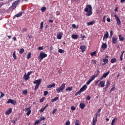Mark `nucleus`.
Listing matches in <instances>:
<instances>
[{"label":"nucleus","instance_id":"1","mask_svg":"<svg viewBox=\"0 0 125 125\" xmlns=\"http://www.w3.org/2000/svg\"><path fill=\"white\" fill-rule=\"evenodd\" d=\"M84 10L85 12H87L86 14L87 16H90L92 14V7L91 5H87Z\"/></svg>","mask_w":125,"mask_h":125},{"label":"nucleus","instance_id":"2","mask_svg":"<svg viewBox=\"0 0 125 125\" xmlns=\"http://www.w3.org/2000/svg\"><path fill=\"white\" fill-rule=\"evenodd\" d=\"M100 112H101V109H99L97 112V113L95 114V118H93L92 123V125H96V123H97V117L98 116H100Z\"/></svg>","mask_w":125,"mask_h":125},{"label":"nucleus","instance_id":"3","mask_svg":"<svg viewBox=\"0 0 125 125\" xmlns=\"http://www.w3.org/2000/svg\"><path fill=\"white\" fill-rule=\"evenodd\" d=\"M66 86V84L63 83L60 87L56 89V91L57 93H60V92H63L64 89H65V87Z\"/></svg>","mask_w":125,"mask_h":125},{"label":"nucleus","instance_id":"4","mask_svg":"<svg viewBox=\"0 0 125 125\" xmlns=\"http://www.w3.org/2000/svg\"><path fill=\"white\" fill-rule=\"evenodd\" d=\"M41 83H42V79H38L33 82V83H34L35 84H36L34 88L35 90H38V88H39V87L40 86V84H41Z\"/></svg>","mask_w":125,"mask_h":125},{"label":"nucleus","instance_id":"5","mask_svg":"<svg viewBox=\"0 0 125 125\" xmlns=\"http://www.w3.org/2000/svg\"><path fill=\"white\" fill-rule=\"evenodd\" d=\"M45 57H47V54L43 52H41L38 57L39 60H40V62H42V60L44 58H45Z\"/></svg>","mask_w":125,"mask_h":125},{"label":"nucleus","instance_id":"6","mask_svg":"<svg viewBox=\"0 0 125 125\" xmlns=\"http://www.w3.org/2000/svg\"><path fill=\"white\" fill-rule=\"evenodd\" d=\"M97 76H98V75H94L92 76L90 78L88 81L86 82V84L88 85V84H89L90 83H91V82H92V81H93V80H94V79H95V78L97 77Z\"/></svg>","mask_w":125,"mask_h":125},{"label":"nucleus","instance_id":"7","mask_svg":"<svg viewBox=\"0 0 125 125\" xmlns=\"http://www.w3.org/2000/svg\"><path fill=\"white\" fill-rule=\"evenodd\" d=\"M19 3H20V0H17L13 2L12 5V9H15V8H16V6H17Z\"/></svg>","mask_w":125,"mask_h":125},{"label":"nucleus","instance_id":"8","mask_svg":"<svg viewBox=\"0 0 125 125\" xmlns=\"http://www.w3.org/2000/svg\"><path fill=\"white\" fill-rule=\"evenodd\" d=\"M7 103L8 104L11 103V104H13V105H16V104H17V102H16V101L12 99H9L7 102Z\"/></svg>","mask_w":125,"mask_h":125},{"label":"nucleus","instance_id":"9","mask_svg":"<svg viewBox=\"0 0 125 125\" xmlns=\"http://www.w3.org/2000/svg\"><path fill=\"white\" fill-rule=\"evenodd\" d=\"M110 74V71H108L106 73H105L100 78V81H102L104 78H106L107 76Z\"/></svg>","mask_w":125,"mask_h":125},{"label":"nucleus","instance_id":"10","mask_svg":"<svg viewBox=\"0 0 125 125\" xmlns=\"http://www.w3.org/2000/svg\"><path fill=\"white\" fill-rule=\"evenodd\" d=\"M86 88H87V85H86V84H84L80 90L81 92H83V91L86 90Z\"/></svg>","mask_w":125,"mask_h":125},{"label":"nucleus","instance_id":"11","mask_svg":"<svg viewBox=\"0 0 125 125\" xmlns=\"http://www.w3.org/2000/svg\"><path fill=\"white\" fill-rule=\"evenodd\" d=\"M111 84V82L109 80H107L106 82V84L105 85V87L104 88V90L106 91V90L107 89L108 87H109V86Z\"/></svg>","mask_w":125,"mask_h":125},{"label":"nucleus","instance_id":"12","mask_svg":"<svg viewBox=\"0 0 125 125\" xmlns=\"http://www.w3.org/2000/svg\"><path fill=\"white\" fill-rule=\"evenodd\" d=\"M117 41H118V37H112V43L116 44V43H117Z\"/></svg>","mask_w":125,"mask_h":125},{"label":"nucleus","instance_id":"13","mask_svg":"<svg viewBox=\"0 0 125 125\" xmlns=\"http://www.w3.org/2000/svg\"><path fill=\"white\" fill-rule=\"evenodd\" d=\"M106 58H109V56L106 55L105 58L103 60V61L104 63V65H105V64H107V63H108V59H106Z\"/></svg>","mask_w":125,"mask_h":125},{"label":"nucleus","instance_id":"14","mask_svg":"<svg viewBox=\"0 0 125 125\" xmlns=\"http://www.w3.org/2000/svg\"><path fill=\"white\" fill-rule=\"evenodd\" d=\"M115 18L116 19L117 25H119L120 26V25H121V23H122V22H121V20H120L119 16H115Z\"/></svg>","mask_w":125,"mask_h":125},{"label":"nucleus","instance_id":"15","mask_svg":"<svg viewBox=\"0 0 125 125\" xmlns=\"http://www.w3.org/2000/svg\"><path fill=\"white\" fill-rule=\"evenodd\" d=\"M99 86H101V87H104V86H105V82L101 81L99 84Z\"/></svg>","mask_w":125,"mask_h":125},{"label":"nucleus","instance_id":"16","mask_svg":"<svg viewBox=\"0 0 125 125\" xmlns=\"http://www.w3.org/2000/svg\"><path fill=\"white\" fill-rule=\"evenodd\" d=\"M12 113V108H9L6 111H5L6 115H10V113Z\"/></svg>","mask_w":125,"mask_h":125},{"label":"nucleus","instance_id":"17","mask_svg":"<svg viewBox=\"0 0 125 125\" xmlns=\"http://www.w3.org/2000/svg\"><path fill=\"white\" fill-rule=\"evenodd\" d=\"M108 38H109V33H108V31H106L103 37V40H105V39H108Z\"/></svg>","mask_w":125,"mask_h":125},{"label":"nucleus","instance_id":"18","mask_svg":"<svg viewBox=\"0 0 125 125\" xmlns=\"http://www.w3.org/2000/svg\"><path fill=\"white\" fill-rule=\"evenodd\" d=\"M95 23V21H92L90 22H87V26H90V25H93V24Z\"/></svg>","mask_w":125,"mask_h":125},{"label":"nucleus","instance_id":"19","mask_svg":"<svg viewBox=\"0 0 125 125\" xmlns=\"http://www.w3.org/2000/svg\"><path fill=\"white\" fill-rule=\"evenodd\" d=\"M57 38L58 40H61V39H62V33L60 32L59 34L57 35Z\"/></svg>","mask_w":125,"mask_h":125},{"label":"nucleus","instance_id":"20","mask_svg":"<svg viewBox=\"0 0 125 125\" xmlns=\"http://www.w3.org/2000/svg\"><path fill=\"white\" fill-rule=\"evenodd\" d=\"M71 37L73 39V40H77L78 38H79V35L77 34H73L72 35Z\"/></svg>","mask_w":125,"mask_h":125},{"label":"nucleus","instance_id":"21","mask_svg":"<svg viewBox=\"0 0 125 125\" xmlns=\"http://www.w3.org/2000/svg\"><path fill=\"white\" fill-rule=\"evenodd\" d=\"M101 48H103V49H106V48H107V44H106V43H103Z\"/></svg>","mask_w":125,"mask_h":125},{"label":"nucleus","instance_id":"22","mask_svg":"<svg viewBox=\"0 0 125 125\" xmlns=\"http://www.w3.org/2000/svg\"><path fill=\"white\" fill-rule=\"evenodd\" d=\"M55 86V83L49 84L47 86L48 88H51V87H54Z\"/></svg>","mask_w":125,"mask_h":125},{"label":"nucleus","instance_id":"23","mask_svg":"<svg viewBox=\"0 0 125 125\" xmlns=\"http://www.w3.org/2000/svg\"><path fill=\"white\" fill-rule=\"evenodd\" d=\"M13 57L14 58V60H16L17 59V57H16V51H14L13 53Z\"/></svg>","mask_w":125,"mask_h":125},{"label":"nucleus","instance_id":"24","mask_svg":"<svg viewBox=\"0 0 125 125\" xmlns=\"http://www.w3.org/2000/svg\"><path fill=\"white\" fill-rule=\"evenodd\" d=\"M118 120V118L115 117L112 121L111 122V125H114V124H115V122Z\"/></svg>","mask_w":125,"mask_h":125},{"label":"nucleus","instance_id":"25","mask_svg":"<svg viewBox=\"0 0 125 125\" xmlns=\"http://www.w3.org/2000/svg\"><path fill=\"white\" fill-rule=\"evenodd\" d=\"M58 99H59V98H58V97H56L55 98L51 100V102L53 103L55 102V101H57Z\"/></svg>","mask_w":125,"mask_h":125},{"label":"nucleus","instance_id":"26","mask_svg":"<svg viewBox=\"0 0 125 125\" xmlns=\"http://www.w3.org/2000/svg\"><path fill=\"white\" fill-rule=\"evenodd\" d=\"M80 49L82 50V52L85 51V46H80Z\"/></svg>","mask_w":125,"mask_h":125},{"label":"nucleus","instance_id":"27","mask_svg":"<svg viewBox=\"0 0 125 125\" xmlns=\"http://www.w3.org/2000/svg\"><path fill=\"white\" fill-rule=\"evenodd\" d=\"M80 107L81 109H84V107H85V105L83 103H81L80 104Z\"/></svg>","mask_w":125,"mask_h":125},{"label":"nucleus","instance_id":"28","mask_svg":"<svg viewBox=\"0 0 125 125\" xmlns=\"http://www.w3.org/2000/svg\"><path fill=\"white\" fill-rule=\"evenodd\" d=\"M41 122H42V120H38L37 121H36L34 125H39V124L41 123Z\"/></svg>","mask_w":125,"mask_h":125},{"label":"nucleus","instance_id":"29","mask_svg":"<svg viewBox=\"0 0 125 125\" xmlns=\"http://www.w3.org/2000/svg\"><path fill=\"white\" fill-rule=\"evenodd\" d=\"M23 78L25 81H28V80H29V79H30V77H29L27 75H25L23 76Z\"/></svg>","mask_w":125,"mask_h":125},{"label":"nucleus","instance_id":"30","mask_svg":"<svg viewBox=\"0 0 125 125\" xmlns=\"http://www.w3.org/2000/svg\"><path fill=\"white\" fill-rule=\"evenodd\" d=\"M66 91H71L73 90V87H68L65 89Z\"/></svg>","mask_w":125,"mask_h":125},{"label":"nucleus","instance_id":"31","mask_svg":"<svg viewBox=\"0 0 125 125\" xmlns=\"http://www.w3.org/2000/svg\"><path fill=\"white\" fill-rule=\"evenodd\" d=\"M31 106H29L28 108V107H26L24 109V111H25V112H28V111L31 110Z\"/></svg>","mask_w":125,"mask_h":125},{"label":"nucleus","instance_id":"32","mask_svg":"<svg viewBox=\"0 0 125 125\" xmlns=\"http://www.w3.org/2000/svg\"><path fill=\"white\" fill-rule=\"evenodd\" d=\"M24 13V12H20L18 14L15 15V16H22V15Z\"/></svg>","mask_w":125,"mask_h":125},{"label":"nucleus","instance_id":"33","mask_svg":"<svg viewBox=\"0 0 125 125\" xmlns=\"http://www.w3.org/2000/svg\"><path fill=\"white\" fill-rule=\"evenodd\" d=\"M111 63H115V62H117V59L113 58L111 60Z\"/></svg>","mask_w":125,"mask_h":125},{"label":"nucleus","instance_id":"34","mask_svg":"<svg viewBox=\"0 0 125 125\" xmlns=\"http://www.w3.org/2000/svg\"><path fill=\"white\" fill-rule=\"evenodd\" d=\"M119 40L120 41H121V42H123V41H124L125 40V38L123 37L122 36V35H119Z\"/></svg>","mask_w":125,"mask_h":125},{"label":"nucleus","instance_id":"35","mask_svg":"<svg viewBox=\"0 0 125 125\" xmlns=\"http://www.w3.org/2000/svg\"><path fill=\"white\" fill-rule=\"evenodd\" d=\"M124 53H125V51H123L120 56V60L121 61H123V56L124 55Z\"/></svg>","mask_w":125,"mask_h":125},{"label":"nucleus","instance_id":"36","mask_svg":"<svg viewBox=\"0 0 125 125\" xmlns=\"http://www.w3.org/2000/svg\"><path fill=\"white\" fill-rule=\"evenodd\" d=\"M75 125H80V120H76L75 121Z\"/></svg>","mask_w":125,"mask_h":125},{"label":"nucleus","instance_id":"37","mask_svg":"<svg viewBox=\"0 0 125 125\" xmlns=\"http://www.w3.org/2000/svg\"><path fill=\"white\" fill-rule=\"evenodd\" d=\"M41 10L42 11V12H44V11H45V10H46V7H42L41 8Z\"/></svg>","mask_w":125,"mask_h":125},{"label":"nucleus","instance_id":"38","mask_svg":"<svg viewBox=\"0 0 125 125\" xmlns=\"http://www.w3.org/2000/svg\"><path fill=\"white\" fill-rule=\"evenodd\" d=\"M24 49L23 48H21L20 50L19 53H20V54H22V53H24Z\"/></svg>","mask_w":125,"mask_h":125},{"label":"nucleus","instance_id":"39","mask_svg":"<svg viewBox=\"0 0 125 125\" xmlns=\"http://www.w3.org/2000/svg\"><path fill=\"white\" fill-rule=\"evenodd\" d=\"M32 55V53H29V54H28V55H27V59H30V58H31V56Z\"/></svg>","mask_w":125,"mask_h":125},{"label":"nucleus","instance_id":"40","mask_svg":"<svg viewBox=\"0 0 125 125\" xmlns=\"http://www.w3.org/2000/svg\"><path fill=\"white\" fill-rule=\"evenodd\" d=\"M81 92H82V91H81V90H80L79 91H78L75 95V96H78V95H80V94H81Z\"/></svg>","mask_w":125,"mask_h":125},{"label":"nucleus","instance_id":"41","mask_svg":"<svg viewBox=\"0 0 125 125\" xmlns=\"http://www.w3.org/2000/svg\"><path fill=\"white\" fill-rule=\"evenodd\" d=\"M43 22L42 21L40 24V29L41 30H42V29H43Z\"/></svg>","mask_w":125,"mask_h":125},{"label":"nucleus","instance_id":"42","mask_svg":"<svg viewBox=\"0 0 125 125\" xmlns=\"http://www.w3.org/2000/svg\"><path fill=\"white\" fill-rule=\"evenodd\" d=\"M23 94H24V95H27L28 93V91L27 90H24L22 91Z\"/></svg>","mask_w":125,"mask_h":125},{"label":"nucleus","instance_id":"43","mask_svg":"<svg viewBox=\"0 0 125 125\" xmlns=\"http://www.w3.org/2000/svg\"><path fill=\"white\" fill-rule=\"evenodd\" d=\"M95 54H96V51L93 52H92L90 53V55L91 56H94V55H95Z\"/></svg>","mask_w":125,"mask_h":125},{"label":"nucleus","instance_id":"44","mask_svg":"<svg viewBox=\"0 0 125 125\" xmlns=\"http://www.w3.org/2000/svg\"><path fill=\"white\" fill-rule=\"evenodd\" d=\"M31 113H32V110H29L28 111H27V112L26 113V116H30V114H31Z\"/></svg>","mask_w":125,"mask_h":125},{"label":"nucleus","instance_id":"45","mask_svg":"<svg viewBox=\"0 0 125 125\" xmlns=\"http://www.w3.org/2000/svg\"><path fill=\"white\" fill-rule=\"evenodd\" d=\"M71 110H72V111H75L76 110V107L72 106L71 107Z\"/></svg>","mask_w":125,"mask_h":125},{"label":"nucleus","instance_id":"46","mask_svg":"<svg viewBox=\"0 0 125 125\" xmlns=\"http://www.w3.org/2000/svg\"><path fill=\"white\" fill-rule=\"evenodd\" d=\"M48 94V91H44V96H46Z\"/></svg>","mask_w":125,"mask_h":125},{"label":"nucleus","instance_id":"47","mask_svg":"<svg viewBox=\"0 0 125 125\" xmlns=\"http://www.w3.org/2000/svg\"><path fill=\"white\" fill-rule=\"evenodd\" d=\"M38 50H42L43 49V46H40L38 48Z\"/></svg>","mask_w":125,"mask_h":125},{"label":"nucleus","instance_id":"48","mask_svg":"<svg viewBox=\"0 0 125 125\" xmlns=\"http://www.w3.org/2000/svg\"><path fill=\"white\" fill-rule=\"evenodd\" d=\"M113 90H115V87H113L110 89L109 93H111Z\"/></svg>","mask_w":125,"mask_h":125},{"label":"nucleus","instance_id":"49","mask_svg":"<svg viewBox=\"0 0 125 125\" xmlns=\"http://www.w3.org/2000/svg\"><path fill=\"white\" fill-rule=\"evenodd\" d=\"M44 110H45V109L44 108V107L40 109V113H42V112H43V111H44Z\"/></svg>","mask_w":125,"mask_h":125},{"label":"nucleus","instance_id":"50","mask_svg":"<svg viewBox=\"0 0 125 125\" xmlns=\"http://www.w3.org/2000/svg\"><path fill=\"white\" fill-rule=\"evenodd\" d=\"M32 74H33V71L28 72L27 73V76L29 77V76H30Z\"/></svg>","mask_w":125,"mask_h":125},{"label":"nucleus","instance_id":"51","mask_svg":"<svg viewBox=\"0 0 125 125\" xmlns=\"http://www.w3.org/2000/svg\"><path fill=\"white\" fill-rule=\"evenodd\" d=\"M70 124L71 123L69 121H66L65 122V125H70Z\"/></svg>","mask_w":125,"mask_h":125},{"label":"nucleus","instance_id":"52","mask_svg":"<svg viewBox=\"0 0 125 125\" xmlns=\"http://www.w3.org/2000/svg\"><path fill=\"white\" fill-rule=\"evenodd\" d=\"M3 96H4V94H3V93H2V92H0V98H2Z\"/></svg>","mask_w":125,"mask_h":125},{"label":"nucleus","instance_id":"53","mask_svg":"<svg viewBox=\"0 0 125 125\" xmlns=\"http://www.w3.org/2000/svg\"><path fill=\"white\" fill-rule=\"evenodd\" d=\"M56 111H57V109L55 108V109H54L52 111V114L53 115H54V114H55V112H56Z\"/></svg>","mask_w":125,"mask_h":125},{"label":"nucleus","instance_id":"54","mask_svg":"<svg viewBox=\"0 0 125 125\" xmlns=\"http://www.w3.org/2000/svg\"><path fill=\"white\" fill-rule=\"evenodd\" d=\"M90 98H91L90 96L89 95H87L86 98V100H90Z\"/></svg>","mask_w":125,"mask_h":125},{"label":"nucleus","instance_id":"55","mask_svg":"<svg viewBox=\"0 0 125 125\" xmlns=\"http://www.w3.org/2000/svg\"><path fill=\"white\" fill-rule=\"evenodd\" d=\"M58 51L60 53H63V51H64V50H63L61 49H60Z\"/></svg>","mask_w":125,"mask_h":125},{"label":"nucleus","instance_id":"56","mask_svg":"<svg viewBox=\"0 0 125 125\" xmlns=\"http://www.w3.org/2000/svg\"><path fill=\"white\" fill-rule=\"evenodd\" d=\"M91 62L93 64H96V61L94 60H92Z\"/></svg>","mask_w":125,"mask_h":125},{"label":"nucleus","instance_id":"57","mask_svg":"<svg viewBox=\"0 0 125 125\" xmlns=\"http://www.w3.org/2000/svg\"><path fill=\"white\" fill-rule=\"evenodd\" d=\"M44 120H45V118H44V117H41V118H40V121H44Z\"/></svg>","mask_w":125,"mask_h":125},{"label":"nucleus","instance_id":"58","mask_svg":"<svg viewBox=\"0 0 125 125\" xmlns=\"http://www.w3.org/2000/svg\"><path fill=\"white\" fill-rule=\"evenodd\" d=\"M110 37L112 38V36H113V31H111L110 32Z\"/></svg>","mask_w":125,"mask_h":125},{"label":"nucleus","instance_id":"59","mask_svg":"<svg viewBox=\"0 0 125 125\" xmlns=\"http://www.w3.org/2000/svg\"><path fill=\"white\" fill-rule=\"evenodd\" d=\"M105 19H106V17L104 16L103 20V22H104V23H105Z\"/></svg>","mask_w":125,"mask_h":125},{"label":"nucleus","instance_id":"60","mask_svg":"<svg viewBox=\"0 0 125 125\" xmlns=\"http://www.w3.org/2000/svg\"><path fill=\"white\" fill-rule=\"evenodd\" d=\"M72 28H73V29H76V24H72Z\"/></svg>","mask_w":125,"mask_h":125},{"label":"nucleus","instance_id":"61","mask_svg":"<svg viewBox=\"0 0 125 125\" xmlns=\"http://www.w3.org/2000/svg\"><path fill=\"white\" fill-rule=\"evenodd\" d=\"M3 4H4V3L3 2L0 3V8L1 7Z\"/></svg>","mask_w":125,"mask_h":125},{"label":"nucleus","instance_id":"62","mask_svg":"<svg viewBox=\"0 0 125 125\" xmlns=\"http://www.w3.org/2000/svg\"><path fill=\"white\" fill-rule=\"evenodd\" d=\"M27 31V28H24L22 29V32H26Z\"/></svg>","mask_w":125,"mask_h":125},{"label":"nucleus","instance_id":"63","mask_svg":"<svg viewBox=\"0 0 125 125\" xmlns=\"http://www.w3.org/2000/svg\"><path fill=\"white\" fill-rule=\"evenodd\" d=\"M106 20H107V22H111V19H110V18H107L106 19Z\"/></svg>","mask_w":125,"mask_h":125},{"label":"nucleus","instance_id":"64","mask_svg":"<svg viewBox=\"0 0 125 125\" xmlns=\"http://www.w3.org/2000/svg\"><path fill=\"white\" fill-rule=\"evenodd\" d=\"M114 11H115V12H117V11H118V7H116V8H115Z\"/></svg>","mask_w":125,"mask_h":125}]
</instances>
